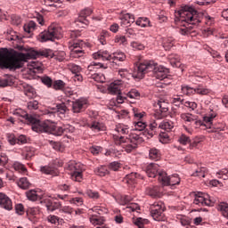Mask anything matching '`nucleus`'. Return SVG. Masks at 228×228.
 <instances>
[{"mask_svg": "<svg viewBox=\"0 0 228 228\" xmlns=\"http://www.w3.org/2000/svg\"><path fill=\"white\" fill-rule=\"evenodd\" d=\"M40 204L44 208H46V210L50 213H53V211H56V209H60V208H61V202L53 198H44L40 200Z\"/></svg>", "mask_w": 228, "mask_h": 228, "instance_id": "nucleus-13", "label": "nucleus"}, {"mask_svg": "<svg viewBox=\"0 0 228 228\" xmlns=\"http://www.w3.org/2000/svg\"><path fill=\"white\" fill-rule=\"evenodd\" d=\"M86 195L89 197V199H93L94 200H97L101 197V195L96 191L93 190H87L86 192Z\"/></svg>", "mask_w": 228, "mask_h": 228, "instance_id": "nucleus-52", "label": "nucleus"}, {"mask_svg": "<svg viewBox=\"0 0 228 228\" xmlns=\"http://www.w3.org/2000/svg\"><path fill=\"white\" fill-rule=\"evenodd\" d=\"M67 84L61 79L53 81V84L52 86V88L56 91H61L65 89V86Z\"/></svg>", "mask_w": 228, "mask_h": 228, "instance_id": "nucleus-36", "label": "nucleus"}, {"mask_svg": "<svg viewBox=\"0 0 228 228\" xmlns=\"http://www.w3.org/2000/svg\"><path fill=\"white\" fill-rule=\"evenodd\" d=\"M146 193L150 197L156 199V197H159V186L148 187L146 190Z\"/></svg>", "mask_w": 228, "mask_h": 228, "instance_id": "nucleus-33", "label": "nucleus"}, {"mask_svg": "<svg viewBox=\"0 0 228 228\" xmlns=\"http://www.w3.org/2000/svg\"><path fill=\"white\" fill-rule=\"evenodd\" d=\"M136 179H140V175L137 173H130L126 175L123 182L129 184V186H133V184H136Z\"/></svg>", "mask_w": 228, "mask_h": 228, "instance_id": "nucleus-23", "label": "nucleus"}, {"mask_svg": "<svg viewBox=\"0 0 228 228\" xmlns=\"http://www.w3.org/2000/svg\"><path fill=\"white\" fill-rule=\"evenodd\" d=\"M27 108L30 111H33V110H37L38 108V101L33 100V101L28 102L27 103Z\"/></svg>", "mask_w": 228, "mask_h": 228, "instance_id": "nucleus-56", "label": "nucleus"}, {"mask_svg": "<svg viewBox=\"0 0 228 228\" xmlns=\"http://www.w3.org/2000/svg\"><path fill=\"white\" fill-rule=\"evenodd\" d=\"M41 81H42L43 85L47 86V88H53V78H51L50 77H47V76L43 77L41 78Z\"/></svg>", "mask_w": 228, "mask_h": 228, "instance_id": "nucleus-53", "label": "nucleus"}, {"mask_svg": "<svg viewBox=\"0 0 228 228\" xmlns=\"http://www.w3.org/2000/svg\"><path fill=\"white\" fill-rule=\"evenodd\" d=\"M136 26H140L141 28H151V20L146 17L138 18L135 21Z\"/></svg>", "mask_w": 228, "mask_h": 228, "instance_id": "nucleus-31", "label": "nucleus"}, {"mask_svg": "<svg viewBox=\"0 0 228 228\" xmlns=\"http://www.w3.org/2000/svg\"><path fill=\"white\" fill-rule=\"evenodd\" d=\"M81 45H83V41L74 42L72 45L69 46L70 56L72 58H81V56H83L84 53Z\"/></svg>", "mask_w": 228, "mask_h": 228, "instance_id": "nucleus-16", "label": "nucleus"}, {"mask_svg": "<svg viewBox=\"0 0 228 228\" xmlns=\"http://www.w3.org/2000/svg\"><path fill=\"white\" fill-rule=\"evenodd\" d=\"M205 118H206V116L203 117V121L196 119L195 121L192 122L195 129H199V127H205L206 128L207 122H206Z\"/></svg>", "mask_w": 228, "mask_h": 228, "instance_id": "nucleus-55", "label": "nucleus"}, {"mask_svg": "<svg viewBox=\"0 0 228 228\" xmlns=\"http://www.w3.org/2000/svg\"><path fill=\"white\" fill-rule=\"evenodd\" d=\"M68 170H69L72 181L81 183L83 181V165L71 161L68 164Z\"/></svg>", "mask_w": 228, "mask_h": 228, "instance_id": "nucleus-8", "label": "nucleus"}, {"mask_svg": "<svg viewBox=\"0 0 228 228\" xmlns=\"http://www.w3.org/2000/svg\"><path fill=\"white\" fill-rule=\"evenodd\" d=\"M167 60L170 63V65H172V67L175 68H179L181 67V59L179 58V55L177 54H171L167 57Z\"/></svg>", "mask_w": 228, "mask_h": 228, "instance_id": "nucleus-30", "label": "nucleus"}, {"mask_svg": "<svg viewBox=\"0 0 228 228\" xmlns=\"http://www.w3.org/2000/svg\"><path fill=\"white\" fill-rule=\"evenodd\" d=\"M0 208L5 209V211H12L13 209L12 199L3 192H0Z\"/></svg>", "mask_w": 228, "mask_h": 228, "instance_id": "nucleus-15", "label": "nucleus"}, {"mask_svg": "<svg viewBox=\"0 0 228 228\" xmlns=\"http://www.w3.org/2000/svg\"><path fill=\"white\" fill-rule=\"evenodd\" d=\"M159 127L164 131H172L174 129V122L164 120L159 124Z\"/></svg>", "mask_w": 228, "mask_h": 228, "instance_id": "nucleus-35", "label": "nucleus"}, {"mask_svg": "<svg viewBox=\"0 0 228 228\" xmlns=\"http://www.w3.org/2000/svg\"><path fill=\"white\" fill-rule=\"evenodd\" d=\"M23 28L26 33H32V31H35V28H37V23L30 20L28 23L25 24Z\"/></svg>", "mask_w": 228, "mask_h": 228, "instance_id": "nucleus-45", "label": "nucleus"}, {"mask_svg": "<svg viewBox=\"0 0 228 228\" xmlns=\"http://www.w3.org/2000/svg\"><path fill=\"white\" fill-rule=\"evenodd\" d=\"M180 17L178 22H185L183 24V28H179L181 35H191L195 33V28L200 24V13L195 8L190 5L183 7V11L179 12Z\"/></svg>", "mask_w": 228, "mask_h": 228, "instance_id": "nucleus-3", "label": "nucleus"}, {"mask_svg": "<svg viewBox=\"0 0 228 228\" xmlns=\"http://www.w3.org/2000/svg\"><path fill=\"white\" fill-rule=\"evenodd\" d=\"M216 118V113L208 114L205 116L206 129H210L208 133H219L225 129V125L222 123H213V120Z\"/></svg>", "mask_w": 228, "mask_h": 228, "instance_id": "nucleus-9", "label": "nucleus"}, {"mask_svg": "<svg viewBox=\"0 0 228 228\" xmlns=\"http://www.w3.org/2000/svg\"><path fill=\"white\" fill-rule=\"evenodd\" d=\"M90 222L93 225H102L106 220L103 216H92Z\"/></svg>", "mask_w": 228, "mask_h": 228, "instance_id": "nucleus-37", "label": "nucleus"}, {"mask_svg": "<svg viewBox=\"0 0 228 228\" xmlns=\"http://www.w3.org/2000/svg\"><path fill=\"white\" fill-rule=\"evenodd\" d=\"M126 97L129 99H140V92L136 89H131L127 94Z\"/></svg>", "mask_w": 228, "mask_h": 228, "instance_id": "nucleus-51", "label": "nucleus"}, {"mask_svg": "<svg viewBox=\"0 0 228 228\" xmlns=\"http://www.w3.org/2000/svg\"><path fill=\"white\" fill-rule=\"evenodd\" d=\"M71 102L73 113H81L88 108V100L86 98H79Z\"/></svg>", "mask_w": 228, "mask_h": 228, "instance_id": "nucleus-14", "label": "nucleus"}, {"mask_svg": "<svg viewBox=\"0 0 228 228\" xmlns=\"http://www.w3.org/2000/svg\"><path fill=\"white\" fill-rule=\"evenodd\" d=\"M174 44H175V41L172 38H167L163 42V47L166 51H170Z\"/></svg>", "mask_w": 228, "mask_h": 228, "instance_id": "nucleus-50", "label": "nucleus"}, {"mask_svg": "<svg viewBox=\"0 0 228 228\" xmlns=\"http://www.w3.org/2000/svg\"><path fill=\"white\" fill-rule=\"evenodd\" d=\"M56 111L61 115H65L67 113V105L65 103H59L56 105Z\"/></svg>", "mask_w": 228, "mask_h": 228, "instance_id": "nucleus-54", "label": "nucleus"}, {"mask_svg": "<svg viewBox=\"0 0 228 228\" xmlns=\"http://www.w3.org/2000/svg\"><path fill=\"white\" fill-rule=\"evenodd\" d=\"M115 131L119 134H129V126L126 125H119L115 128Z\"/></svg>", "mask_w": 228, "mask_h": 228, "instance_id": "nucleus-46", "label": "nucleus"}, {"mask_svg": "<svg viewBox=\"0 0 228 228\" xmlns=\"http://www.w3.org/2000/svg\"><path fill=\"white\" fill-rule=\"evenodd\" d=\"M69 70L72 72V74H80L81 73V67L77 64H70L69 65Z\"/></svg>", "mask_w": 228, "mask_h": 228, "instance_id": "nucleus-60", "label": "nucleus"}, {"mask_svg": "<svg viewBox=\"0 0 228 228\" xmlns=\"http://www.w3.org/2000/svg\"><path fill=\"white\" fill-rule=\"evenodd\" d=\"M216 174H217V177H219V179H224V181H227V179H228V169H225V168L221 169Z\"/></svg>", "mask_w": 228, "mask_h": 228, "instance_id": "nucleus-57", "label": "nucleus"}, {"mask_svg": "<svg viewBox=\"0 0 228 228\" xmlns=\"http://www.w3.org/2000/svg\"><path fill=\"white\" fill-rule=\"evenodd\" d=\"M28 124H31L32 131L36 133H49L54 136H61L63 133H74V126L70 125H65L63 126H57L56 123L47 119L40 121L33 116H29L28 113L21 115Z\"/></svg>", "mask_w": 228, "mask_h": 228, "instance_id": "nucleus-2", "label": "nucleus"}, {"mask_svg": "<svg viewBox=\"0 0 228 228\" xmlns=\"http://www.w3.org/2000/svg\"><path fill=\"white\" fill-rule=\"evenodd\" d=\"M152 70L155 72V77L160 81L168 77V69L163 67L156 68V65L152 61L141 62L137 65L134 69L133 77L143 79V76H145L147 72H152Z\"/></svg>", "mask_w": 228, "mask_h": 228, "instance_id": "nucleus-4", "label": "nucleus"}, {"mask_svg": "<svg viewBox=\"0 0 228 228\" xmlns=\"http://www.w3.org/2000/svg\"><path fill=\"white\" fill-rule=\"evenodd\" d=\"M182 93L184 95H191L192 94H195V87L192 88L190 86H182Z\"/></svg>", "mask_w": 228, "mask_h": 228, "instance_id": "nucleus-49", "label": "nucleus"}, {"mask_svg": "<svg viewBox=\"0 0 228 228\" xmlns=\"http://www.w3.org/2000/svg\"><path fill=\"white\" fill-rule=\"evenodd\" d=\"M112 56L113 55L110 54V52L106 50L98 51L93 54V58H94V60H102L103 61H111Z\"/></svg>", "mask_w": 228, "mask_h": 228, "instance_id": "nucleus-22", "label": "nucleus"}, {"mask_svg": "<svg viewBox=\"0 0 228 228\" xmlns=\"http://www.w3.org/2000/svg\"><path fill=\"white\" fill-rule=\"evenodd\" d=\"M45 6H53V8H60L61 4V0H44Z\"/></svg>", "mask_w": 228, "mask_h": 228, "instance_id": "nucleus-48", "label": "nucleus"}, {"mask_svg": "<svg viewBox=\"0 0 228 228\" xmlns=\"http://www.w3.org/2000/svg\"><path fill=\"white\" fill-rule=\"evenodd\" d=\"M120 24L123 28H129L134 22V15L126 12L119 16Z\"/></svg>", "mask_w": 228, "mask_h": 228, "instance_id": "nucleus-19", "label": "nucleus"}, {"mask_svg": "<svg viewBox=\"0 0 228 228\" xmlns=\"http://www.w3.org/2000/svg\"><path fill=\"white\" fill-rule=\"evenodd\" d=\"M92 211L94 213H98V215H103V213H108V210L105 208L102 207H94Z\"/></svg>", "mask_w": 228, "mask_h": 228, "instance_id": "nucleus-64", "label": "nucleus"}, {"mask_svg": "<svg viewBox=\"0 0 228 228\" xmlns=\"http://www.w3.org/2000/svg\"><path fill=\"white\" fill-rule=\"evenodd\" d=\"M94 81H96V83H105L106 77L102 73H97L93 77Z\"/></svg>", "mask_w": 228, "mask_h": 228, "instance_id": "nucleus-58", "label": "nucleus"}, {"mask_svg": "<svg viewBox=\"0 0 228 228\" xmlns=\"http://www.w3.org/2000/svg\"><path fill=\"white\" fill-rule=\"evenodd\" d=\"M136 179H140V175L137 173H130L126 175L123 182L129 184V186H133V184H136Z\"/></svg>", "mask_w": 228, "mask_h": 228, "instance_id": "nucleus-24", "label": "nucleus"}, {"mask_svg": "<svg viewBox=\"0 0 228 228\" xmlns=\"http://www.w3.org/2000/svg\"><path fill=\"white\" fill-rule=\"evenodd\" d=\"M158 106L159 107V110L155 113V118L157 120H161V118H165V113L168 111V103L159 102Z\"/></svg>", "mask_w": 228, "mask_h": 228, "instance_id": "nucleus-20", "label": "nucleus"}, {"mask_svg": "<svg viewBox=\"0 0 228 228\" xmlns=\"http://www.w3.org/2000/svg\"><path fill=\"white\" fill-rule=\"evenodd\" d=\"M92 9L86 8L82 10L77 17V19L75 20V24L77 26V28H86L90 24V21L86 20V17H90L92 15Z\"/></svg>", "mask_w": 228, "mask_h": 228, "instance_id": "nucleus-12", "label": "nucleus"}, {"mask_svg": "<svg viewBox=\"0 0 228 228\" xmlns=\"http://www.w3.org/2000/svg\"><path fill=\"white\" fill-rule=\"evenodd\" d=\"M40 170H41L42 174H45L46 175H54V174H56L54 167H53L51 166L41 167Z\"/></svg>", "mask_w": 228, "mask_h": 228, "instance_id": "nucleus-42", "label": "nucleus"}, {"mask_svg": "<svg viewBox=\"0 0 228 228\" xmlns=\"http://www.w3.org/2000/svg\"><path fill=\"white\" fill-rule=\"evenodd\" d=\"M112 63L118 65L120 61H126V53L123 52H116L112 54Z\"/></svg>", "mask_w": 228, "mask_h": 228, "instance_id": "nucleus-27", "label": "nucleus"}, {"mask_svg": "<svg viewBox=\"0 0 228 228\" xmlns=\"http://www.w3.org/2000/svg\"><path fill=\"white\" fill-rule=\"evenodd\" d=\"M159 181L162 183L163 186H175L176 184H180L181 178L177 175L168 176L167 172L160 171L159 173Z\"/></svg>", "mask_w": 228, "mask_h": 228, "instance_id": "nucleus-10", "label": "nucleus"}, {"mask_svg": "<svg viewBox=\"0 0 228 228\" xmlns=\"http://www.w3.org/2000/svg\"><path fill=\"white\" fill-rule=\"evenodd\" d=\"M17 184L19 188H21V190H28V188L31 186V183H29V181H28V178L26 177L20 178L18 181Z\"/></svg>", "mask_w": 228, "mask_h": 228, "instance_id": "nucleus-39", "label": "nucleus"}, {"mask_svg": "<svg viewBox=\"0 0 228 228\" xmlns=\"http://www.w3.org/2000/svg\"><path fill=\"white\" fill-rule=\"evenodd\" d=\"M87 126L91 131H94V133H99L101 131H104L105 129L104 125L99 121H92L87 125Z\"/></svg>", "mask_w": 228, "mask_h": 228, "instance_id": "nucleus-25", "label": "nucleus"}, {"mask_svg": "<svg viewBox=\"0 0 228 228\" xmlns=\"http://www.w3.org/2000/svg\"><path fill=\"white\" fill-rule=\"evenodd\" d=\"M107 38H110V31L102 30L99 37L100 44H102V45H106Z\"/></svg>", "mask_w": 228, "mask_h": 228, "instance_id": "nucleus-47", "label": "nucleus"}, {"mask_svg": "<svg viewBox=\"0 0 228 228\" xmlns=\"http://www.w3.org/2000/svg\"><path fill=\"white\" fill-rule=\"evenodd\" d=\"M96 175H100V177H104V175H108L110 171L106 166H101L94 170Z\"/></svg>", "mask_w": 228, "mask_h": 228, "instance_id": "nucleus-40", "label": "nucleus"}, {"mask_svg": "<svg viewBox=\"0 0 228 228\" xmlns=\"http://www.w3.org/2000/svg\"><path fill=\"white\" fill-rule=\"evenodd\" d=\"M13 85V77H4V78H0V88H6V86H12Z\"/></svg>", "mask_w": 228, "mask_h": 228, "instance_id": "nucleus-32", "label": "nucleus"}, {"mask_svg": "<svg viewBox=\"0 0 228 228\" xmlns=\"http://www.w3.org/2000/svg\"><path fill=\"white\" fill-rule=\"evenodd\" d=\"M42 56L45 58H53L54 53L51 49L37 51L33 48H29L23 53L13 49L0 48V67L2 69H9L10 70H17V69H22V61L37 60V58Z\"/></svg>", "mask_w": 228, "mask_h": 228, "instance_id": "nucleus-1", "label": "nucleus"}, {"mask_svg": "<svg viewBox=\"0 0 228 228\" xmlns=\"http://www.w3.org/2000/svg\"><path fill=\"white\" fill-rule=\"evenodd\" d=\"M15 212L17 215H24L25 210H24V205L22 204H16L15 205Z\"/></svg>", "mask_w": 228, "mask_h": 228, "instance_id": "nucleus-63", "label": "nucleus"}, {"mask_svg": "<svg viewBox=\"0 0 228 228\" xmlns=\"http://www.w3.org/2000/svg\"><path fill=\"white\" fill-rule=\"evenodd\" d=\"M12 168L16 170V172H19L20 174H26L28 169H26V167L22 165L20 162H14L12 165Z\"/></svg>", "mask_w": 228, "mask_h": 228, "instance_id": "nucleus-43", "label": "nucleus"}, {"mask_svg": "<svg viewBox=\"0 0 228 228\" xmlns=\"http://www.w3.org/2000/svg\"><path fill=\"white\" fill-rule=\"evenodd\" d=\"M180 117L185 124H193V122L198 118L196 115L191 113H182Z\"/></svg>", "mask_w": 228, "mask_h": 228, "instance_id": "nucleus-29", "label": "nucleus"}, {"mask_svg": "<svg viewBox=\"0 0 228 228\" xmlns=\"http://www.w3.org/2000/svg\"><path fill=\"white\" fill-rule=\"evenodd\" d=\"M35 156V148L26 147L22 151V157L25 159H31Z\"/></svg>", "mask_w": 228, "mask_h": 228, "instance_id": "nucleus-34", "label": "nucleus"}, {"mask_svg": "<svg viewBox=\"0 0 228 228\" xmlns=\"http://www.w3.org/2000/svg\"><path fill=\"white\" fill-rule=\"evenodd\" d=\"M145 172L148 177H159V172H164L163 170H159V165L156 163H150L145 169Z\"/></svg>", "mask_w": 228, "mask_h": 228, "instance_id": "nucleus-18", "label": "nucleus"}, {"mask_svg": "<svg viewBox=\"0 0 228 228\" xmlns=\"http://www.w3.org/2000/svg\"><path fill=\"white\" fill-rule=\"evenodd\" d=\"M27 198L28 199V200H32V202H35V200H38V199H40V196H38V194H37V191L35 190H30L26 192Z\"/></svg>", "mask_w": 228, "mask_h": 228, "instance_id": "nucleus-44", "label": "nucleus"}, {"mask_svg": "<svg viewBox=\"0 0 228 228\" xmlns=\"http://www.w3.org/2000/svg\"><path fill=\"white\" fill-rule=\"evenodd\" d=\"M47 220L50 224H53L54 225L60 224V217L54 215L48 216Z\"/></svg>", "mask_w": 228, "mask_h": 228, "instance_id": "nucleus-61", "label": "nucleus"}, {"mask_svg": "<svg viewBox=\"0 0 228 228\" xmlns=\"http://www.w3.org/2000/svg\"><path fill=\"white\" fill-rule=\"evenodd\" d=\"M217 209L219 211H221L223 216H224V218H228V203L226 202H221L218 205Z\"/></svg>", "mask_w": 228, "mask_h": 228, "instance_id": "nucleus-41", "label": "nucleus"}, {"mask_svg": "<svg viewBox=\"0 0 228 228\" xmlns=\"http://www.w3.org/2000/svg\"><path fill=\"white\" fill-rule=\"evenodd\" d=\"M104 65L101 62H92L86 70V75L89 79H93V77L98 73L99 69H102Z\"/></svg>", "mask_w": 228, "mask_h": 228, "instance_id": "nucleus-17", "label": "nucleus"}, {"mask_svg": "<svg viewBox=\"0 0 228 228\" xmlns=\"http://www.w3.org/2000/svg\"><path fill=\"white\" fill-rule=\"evenodd\" d=\"M23 91L24 94L29 99H35V97H37V92L35 91V88L28 84L23 86Z\"/></svg>", "mask_w": 228, "mask_h": 228, "instance_id": "nucleus-26", "label": "nucleus"}, {"mask_svg": "<svg viewBox=\"0 0 228 228\" xmlns=\"http://www.w3.org/2000/svg\"><path fill=\"white\" fill-rule=\"evenodd\" d=\"M147 127V124L142 121L135 123V131H143Z\"/></svg>", "mask_w": 228, "mask_h": 228, "instance_id": "nucleus-62", "label": "nucleus"}, {"mask_svg": "<svg viewBox=\"0 0 228 228\" xmlns=\"http://www.w3.org/2000/svg\"><path fill=\"white\" fill-rule=\"evenodd\" d=\"M193 204L196 206H213L215 200H211L209 194L204 192H198L195 194Z\"/></svg>", "mask_w": 228, "mask_h": 228, "instance_id": "nucleus-11", "label": "nucleus"}, {"mask_svg": "<svg viewBox=\"0 0 228 228\" xmlns=\"http://www.w3.org/2000/svg\"><path fill=\"white\" fill-rule=\"evenodd\" d=\"M61 33H63L61 27L56 23H53L48 27L47 30L41 32L37 36V40L39 42H54L56 38H60Z\"/></svg>", "mask_w": 228, "mask_h": 228, "instance_id": "nucleus-6", "label": "nucleus"}, {"mask_svg": "<svg viewBox=\"0 0 228 228\" xmlns=\"http://www.w3.org/2000/svg\"><path fill=\"white\" fill-rule=\"evenodd\" d=\"M124 85L123 80H115L114 82L110 83L108 90L110 94H118L122 92V86Z\"/></svg>", "mask_w": 228, "mask_h": 228, "instance_id": "nucleus-21", "label": "nucleus"}, {"mask_svg": "<svg viewBox=\"0 0 228 228\" xmlns=\"http://www.w3.org/2000/svg\"><path fill=\"white\" fill-rule=\"evenodd\" d=\"M151 216L156 222L165 221V203L158 201L151 205Z\"/></svg>", "mask_w": 228, "mask_h": 228, "instance_id": "nucleus-7", "label": "nucleus"}, {"mask_svg": "<svg viewBox=\"0 0 228 228\" xmlns=\"http://www.w3.org/2000/svg\"><path fill=\"white\" fill-rule=\"evenodd\" d=\"M171 102L175 104V106H181V104H183L184 99L183 97L176 95L174 98H172Z\"/></svg>", "mask_w": 228, "mask_h": 228, "instance_id": "nucleus-59", "label": "nucleus"}, {"mask_svg": "<svg viewBox=\"0 0 228 228\" xmlns=\"http://www.w3.org/2000/svg\"><path fill=\"white\" fill-rule=\"evenodd\" d=\"M149 158L152 161H159L161 159V152L156 148H151L149 151Z\"/></svg>", "mask_w": 228, "mask_h": 228, "instance_id": "nucleus-28", "label": "nucleus"}, {"mask_svg": "<svg viewBox=\"0 0 228 228\" xmlns=\"http://www.w3.org/2000/svg\"><path fill=\"white\" fill-rule=\"evenodd\" d=\"M116 145H121L125 152L128 154L133 152L134 149L138 147V143L143 142V137L141 134L130 133L128 137H124L122 135H113Z\"/></svg>", "mask_w": 228, "mask_h": 228, "instance_id": "nucleus-5", "label": "nucleus"}, {"mask_svg": "<svg viewBox=\"0 0 228 228\" xmlns=\"http://www.w3.org/2000/svg\"><path fill=\"white\" fill-rule=\"evenodd\" d=\"M195 94H198V95H209L211 94V89L204 87L202 86H198L195 87Z\"/></svg>", "mask_w": 228, "mask_h": 228, "instance_id": "nucleus-38", "label": "nucleus"}]
</instances>
